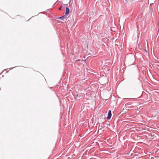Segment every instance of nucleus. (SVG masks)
Segmentation results:
<instances>
[{
	"instance_id": "7ed1b4c3",
	"label": "nucleus",
	"mask_w": 159,
	"mask_h": 159,
	"mask_svg": "<svg viewBox=\"0 0 159 159\" xmlns=\"http://www.w3.org/2000/svg\"><path fill=\"white\" fill-rule=\"evenodd\" d=\"M66 18V16H64L62 17H60L59 18V19L61 20H63V19H64L65 18Z\"/></svg>"
},
{
	"instance_id": "f257e3e1",
	"label": "nucleus",
	"mask_w": 159,
	"mask_h": 159,
	"mask_svg": "<svg viewBox=\"0 0 159 159\" xmlns=\"http://www.w3.org/2000/svg\"><path fill=\"white\" fill-rule=\"evenodd\" d=\"M111 110H109L108 114V116L107 117L108 120H110L111 119Z\"/></svg>"
},
{
	"instance_id": "20e7f679",
	"label": "nucleus",
	"mask_w": 159,
	"mask_h": 159,
	"mask_svg": "<svg viewBox=\"0 0 159 159\" xmlns=\"http://www.w3.org/2000/svg\"><path fill=\"white\" fill-rule=\"evenodd\" d=\"M146 52H148V49H145V50H144Z\"/></svg>"
},
{
	"instance_id": "39448f33",
	"label": "nucleus",
	"mask_w": 159,
	"mask_h": 159,
	"mask_svg": "<svg viewBox=\"0 0 159 159\" xmlns=\"http://www.w3.org/2000/svg\"><path fill=\"white\" fill-rule=\"evenodd\" d=\"M62 7H60L59 8V10H61V9Z\"/></svg>"
},
{
	"instance_id": "423d86ee",
	"label": "nucleus",
	"mask_w": 159,
	"mask_h": 159,
	"mask_svg": "<svg viewBox=\"0 0 159 159\" xmlns=\"http://www.w3.org/2000/svg\"><path fill=\"white\" fill-rule=\"evenodd\" d=\"M78 96V95H77V96H76V97H77Z\"/></svg>"
},
{
	"instance_id": "f03ea898",
	"label": "nucleus",
	"mask_w": 159,
	"mask_h": 159,
	"mask_svg": "<svg viewBox=\"0 0 159 159\" xmlns=\"http://www.w3.org/2000/svg\"><path fill=\"white\" fill-rule=\"evenodd\" d=\"M69 13V9L67 7H66V12L65 13V14L66 15H68Z\"/></svg>"
}]
</instances>
